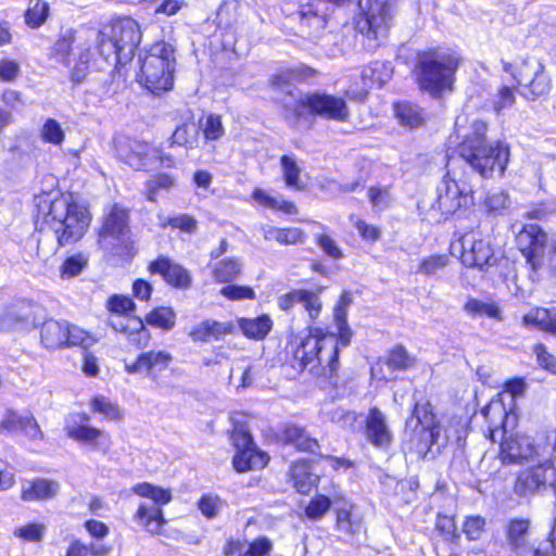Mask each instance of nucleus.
<instances>
[{
    "instance_id": "1",
    "label": "nucleus",
    "mask_w": 556,
    "mask_h": 556,
    "mask_svg": "<svg viewBox=\"0 0 556 556\" xmlns=\"http://www.w3.org/2000/svg\"><path fill=\"white\" fill-rule=\"evenodd\" d=\"M352 300L349 293H343L334 306L333 320L338 334L315 326H308V336L294 351V358L303 368L316 376L333 377L339 369V344L348 346L351 342L352 330L346 323L348 308Z\"/></svg>"
},
{
    "instance_id": "2",
    "label": "nucleus",
    "mask_w": 556,
    "mask_h": 556,
    "mask_svg": "<svg viewBox=\"0 0 556 556\" xmlns=\"http://www.w3.org/2000/svg\"><path fill=\"white\" fill-rule=\"evenodd\" d=\"M35 201L36 225L40 231L51 230L60 245L73 244L84 237L91 216L72 194L42 193Z\"/></svg>"
},
{
    "instance_id": "3",
    "label": "nucleus",
    "mask_w": 556,
    "mask_h": 556,
    "mask_svg": "<svg viewBox=\"0 0 556 556\" xmlns=\"http://www.w3.org/2000/svg\"><path fill=\"white\" fill-rule=\"evenodd\" d=\"M460 55L447 48H429L418 51L413 74L419 89L432 98H441L454 88Z\"/></svg>"
},
{
    "instance_id": "4",
    "label": "nucleus",
    "mask_w": 556,
    "mask_h": 556,
    "mask_svg": "<svg viewBox=\"0 0 556 556\" xmlns=\"http://www.w3.org/2000/svg\"><path fill=\"white\" fill-rule=\"evenodd\" d=\"M486 130V122L472 121L458 146L459 155L484 178L492 177L494 173L503 176L509 162V146L501 140L485 144Z\"/></svg>"
},
{
    "instance_id": "5",
    "label": "nucleus",
    "mask_w": 556,
    "mask_h": 556,
    "mask_svg": "<svg viewBox=\"0 0 556 556\" xmlns=\"http://www.w3.org/2000/svg\"><path fill=\"white\" fill-rule=\"evenodd\" d=\"M96 31L99 54L114 65L131 60L142 39L139 23L128 16L112 20Z\"/></svg>"
},
{
    "instance_id": "6",
    "label": "nucleus",
    "mask_w": 556,
    "mask_h": 556,
    "mask_svg": "<svg viewBox=\"0 0 556 556\" xmlns=\"http://www.w3.org/2000/svg\"><path fill=\"white\" fill-rule=\"evenodd\" d=\"M97 40L94 28L67 29L61 34L52 48L54 58L72 66L71 78L75 83L85 79L93 58L92 48Z\"/></svg>"
},
{
    "instance_id": "7",
    "label": "nucleus",
    "mask_w": 556,
    "mask_h": 556,
    "mask_svg": "<svg viewBox=\"0 0 556 556\" xmlns=\"http://www.w3.org/2000/svg\"><path fill=\"white\" fill-rule=\"evenodd\" d=\"M176 62V49L170 42H154L141 60L140 83L153 93L170 90Z\"/></svg>"
},
{
    "instance_id": "8",
    "label": "nucleus",
    "mask_w": 556,
    "mask_h": 556,
    "mask_svg": "<svg viewBox=\"0 0 556 556\" xmlns=\"http://www.w3.org/2000/svg\"><path fill=\"white\" fill-rule=\"evenodd\" d=\"M131 491L152 504L141 503L135 518L151 534H159L166 522L162 507L172 501V491L148 482L138 483Z\"/></svg>"
},
{
    "instance_id": "9",
    "label": "nucleus",
    "mask_w": 556,
    "mask_h": 556,
    "mask_svg": "<svg viewBox=\"0 0 556 556\" xmlns=\"http://www.w3.org/2000/svg\"><path fill=\"white\" fill-rule=\"evenodd\" d=\"M98 244L101 250L112 255L125 256L130 253L128 213L124 208L114 205L104 216L98 233Z\"/></svg>"
},
{
    "instance_id": "10",
    "label": "nucleus",
    "mask_w": 556,
    "mask_h": 556,
    "mask_svg": "<svg viewBox=\"0 0 556 556\" xmlns=\"http://www.w3.org/2000/svg\"><path fill=\"white\" fill-rule=\"evenodd\" d=\"M503 71L510 74L517 86L525 89L523 97L530 101L547 94L552 88V80L545 73L544 65L536 59H526L516 65L503 61Z\"/></svg>"
},
{
    "instance_id": "11",
    "label": "nucleus",
    "mask_w": 556,
    "mask_h": 556,
    "mask_svg": "<svg viewBox=\"0 0 556 556\" xmlns=\"http://www.w3.org/2000/svg\"><path fill=\"white\" fill-rule=\"evenodd\" d=\"M399 0H365L359 2L362 16L357 29L368 38L384 37L393 24Z\"/></svg>"
},
{
    "instance_id": "12",
    "label": "nucleus",
    "mask_w": 556,
    "mask_h": 556,
    "mask_svg": "<svg viewBox=\"0 0 556 556\" xmlns=\"http://www.w3.org/2000/svg\"><path fill=\"white\" fill-rule=\"evenodd\" d=\"M473 203V190L465 174L447 170L438 187V210L443 215L456 213Z\"/></svg>"
},
{
    "instance_id": "13",
    "label": "nucleus",
    "mask_w": 556,
    "mask_h": 556,
    "mask_svg": "<svg viewBox=\"0 0 556 556\" xmlns=\"http://www.w3.org/2000/svg\"><path fill=\"white\" fill-rule=\"evenodd\" d=\"M452 254H459L465 266L483 268L495 263L494 251L491 243L480 231L465 233L451 245Z\"/></svg>"
},
{
    "instance_id": "14",
    "label": "nucleus",
    "mask_w": 556,
    "mask_h": 556,
    "mask_svg": "<svg viewBox=\"0 0 556 556\" xmlns=\"http://www.w3.org/2000/svg\"><path fill=\"white\" fill-rule=\"evenodd\" d=\"M116 150L118 157L134 169L144 170L156 166L159 148L149 142L125 139L118 142Z\"/></svg>"
},
{
    "instance_id": "15",
    "label": "nucleus",
    "mask_w": 556,
    "mask_h": 556,
    "mask_svg": "<svg viewBox=\"0 0 556 556\" xmlns=\"http://www.w3.org/2000/svg\"><path fill=\"white\" fill-rule=\"evenodd\" d=\"M546 484L556 489V466L549 462L521 471L514 490L518 495L527 496L539 492Z\"/></svg>"
},
{
    "instance_id": "16",
    "label": "nucleus",
    "mask_w": 556,
    "mask_h": 556,
    "mask_svg": "<svg viewBox=\"0 0 556 556\" xmlns=\"http://www.w3.org/2000/svg\"><path fill=\"white\" fill-rule=\"evenodd\" d=\"M299 103L302 108H308L312 113L338 122H345L350 115L345 100L328 93L305 94Z\"/></svg>"
},
{
    "instance_id": "17",
    "label": "nucleus",
    "mask_w": 556,
    "mask_h": 556,
    "mask_svg": "<svg viewBox=\"0 0 556 556\" xmlns=\"http://www.w3.org/2000/svg\"><path fill=\"white\" fill-rule=\"evenodd\" d=\"M530 526L528 518H511L505 526L507 545L517 556H542V546L531 542Z\"/></svg>"
},
{
    "instance_id": "18",
    "label": "nucleus",
    "mask_w": 556,
    "mask_h": 556,
    "mask_svg": "<svg viewBox=\"0 0 556 556\" xmlns=\"http://www.w3.org/2000/svg\"><path fill=\"white\" fill-rule=\"evenodd\" d=\"M78 420L66 425L67 435L80 443L88 444L96 450L106 453L111 447V437L101 429L88 425L90 417L87 414L77 416Z\"/></svg>"
},
{
    "instance_id": "19",
    "label": "nucleus",
    "mask_w": 556,
    "mask_h": 556,
    "mask_svg": "<svg viewBox=\"0 0 556 556\" xmlns=\"http://www.w3.org/2000/svg\"><path fill=\"white\" fill-rule=\"evenodd\" d=\"M173 356L166 351H149L138 355L135 362L125 363V371L134 375H144L153 381H157L160 372L167 369Z\"/></svg>"
},
{
    "instance_id": "20",
    "label": "nucleus",
    "mask_w": 556,
    "mask_h": 556,
    "mask_svg": "<svg viewBox=\"0 0 556 556\" xmlns=\"http://www.w3.org/2000/svg\"><path fill=\"white\" fill-rule=\"evenodd\" d=\"M446 444L447 435L442 434L441 428H414L407 448L418 457L426 458L429 453H440Z\"/></svg>"
},
{
    "instance_id": "21",
    "label": "nucleus",
    "mask_w": 556,
    "mask_h": 556,
    "mask_svg": "<svg viewBox=\"0 0 556 556\" xmlns=\"http://www.w3.org/2000/svg\"><path fill=\"white\" fill-rule=\"evenodd\" d=\"M538 452L530 437L509 434L501 443L500 458L503 464H521L536 456Z\"/></svg>"
},
{
    "instance_id": "22",
    "label": "nucleus",
    "mask_w": 556,
    "mask_h": 556,
    "mask_svg": "<svg viewBox=\"0 0 556 556\" xmlns=\"http://www.w3.org/2000/svg\"><path fill=\"white\" fill-rule=\"evenodd\" d=\"M365 438L375 447L381 450H387L393 441V433L387 422V417L377 407L370 408L366 417Z\"/></svg>"
},
{
    "instance_id": "23",
    "label": "nucleus",
    "mask_w": 556,
    "mask_h": 556,
    "mask_svg": "<svg viewBox=\"0 0 556 556\" xmlns=\"http://www.w3.org/2000/svg\"><path fill=\"white\" fill-rule=\"evenodd\" d=\"M517 244L528 261L535 266L544 252L547 235L538 225H526L516 236Z\"/></svg>"
},
{
    "instance_id": "24",
    "label": "nucleus",
    "mask_w": 556,
    "mask_h": 556,
    "mask_svg": "<svg viewBox=\"0 0 556 556\" xmlns=\"http://www.w3.org/2000/svg\"><path fill=\"white\" fill-rule=\"evenodd\" d=\"M149 270L152 274L161 275L173 287L185 289L191 285V277L188 270L165 256H160L151 262Z\"/></svg>"
},
{
    "instance_id": "25",
    "label": "nucleus",
    "mask_w": 556,
    "mask_h": 556,
    "mask_svg": "<svg viewBox=\"0 0 556 556\" xmlns=\"http://www.w3.org/2000/svg\"><path fill=\"white\" fill-rule=\"evenodd\" d=\"M390 67L381 62H374L365 66L361 73L362 86L359 88H350L348 93H351L355 99H363L367 90L374 86L381 87L391 78Z\"/></svg>"
},
{
    "instance_id": "26",
    "label": "nucleus",
    "mask_w": 556,
    "mask_h": 556,
    "mask_svg": "<svg viewBox=\"0 0 556 556\" xmlns=\"http://www.w3.org/2000/svg\"><path fill=\"white\" fill-rule=\"evenodd\" d=\"M233 330L235 326L231 321L205 319L191 328L189 337L194 342H208L210 340H219L232 333Z\"/></svg>"
},
{
    "instance_id": "27",
    "label": "nucleus",
    "mask_w": 556,
    "mask_h": 556,
    "mask_svg": "<svg viewBox=\"0 0 556 556\" xmlns=\"http://www.w3.org/2000/svg\"><path fill=\"white\" fill-rule=\"evenodd\" d=\"M273 549L269 539L261 536L247 543L239 540H230L224 547L225 556H267Z\"/></svg>"
},
{
    "instance_id": "28",
    "label": "nucleus",
    "mask_w": 556,
    "mask_h": 556,
    "mask_svg": "<svg viewBox=\"0 0 556 556\" xmlns=\"http://www.w3.org/2000/svg\"><path fill=\"white\" fill-rule=\"evenodd\" d=\"M522 324L556 336V306L530 309L522 316Z\"/></svg>"
},
{
    "instance_id": "29",
    "label": "nucleus",
    "mask_w": 556,
    "mask_h": 556,
    "mask_svg": "<svg viewBox=\"0 0 556 556\" xmlns=\"http://www.w3.org/2000/svg\"><path fill=\"white\" fill-rule=\"evenodd\" d=\"M59 493V483L47 479L27 481L22 486L21 498L24 502L45 501Z\"/></svg>"
},
{
    "instance_id": "30",
    "label": "nucleus",
    "mask_w": 556,
    "mask_h": 556,
    "mask_svg": "<svg viewBox=\"0 0 556 556\" xmlns=\"http://www.w3.org/2000/svg\"><path fill=\"white\" fill-rule=\"evenodd\" d=\"M67 321L46 320L40 327L41 343L47 349H61L66 343Z\"/></svg>"
},
{
    "instance_id": "31",
    "label": "nucleus",
    "mask_w": 556,
    "mask_h": 556,
    "mask_svg": "<svg viewBox=\"0 0 556 556\" xmlns=\"http://www.w3.org/2000/svg\"><path fill=\"white\" fill-rule=\"evenodd\" d=\"M269 460L266 453L257 448H248L237 452L233 456L232 464L237 471L245 472L248 470H256L264 468Z\"/></svg>"
},
{
    "instance_id": "32",
    "label": "nucleus",
    "mask_w": 556,
    "mask_h": 556,
    "mask_svg": "<svg viewBox=\"0 0 556 556\" xmlns=\"http://www.w3.org/2000/svg\"><path fill=\"white\" fill-rule=\"evenodd\" d=\"M293 486L299 493H308L318 482V476L312 472L307 462H295L290 469Z\"/></svg>"
},
{
    "instance_id": "33",
    "label": "nucleus",
    "mask_w": 556,
    "mask_h": 556,
    "mask_svg": "<svg viewBox=\"0 0 556 556\" xmlns=\"http://www.w3.org/2000/svg\"><path fill=\"white\" fill-rule=\"evenodd\" d=\"M464 312L473 317H488L495 320H502V308L493 300H479L469 298L464 304Z\"/></svg>"
},
{
    "instance_id": "34",
    "label": "nucleus",
    "mask_w": 556,
    "mask_h": 556,
    "mask_svg": "<svg viewBox=\"0 0 556 556\" xmlns=\"http://www.w3.org/2000/svg\"><path fill=\"white\" fill-rule=\"evenodd\" d=\"M352 508L353 506L345 505L336 511V529L349 539L357 535L363 529L362 518L354 515Z\"/></svg>"
},
{
    "instance_id": "35",
    "label": "nucleus",
    "mask_w": 556,
    "mask_h": 556,
    "mask_svg": "<svg viewBox=\"0 0 556 556\" xmlns=\"http://www.w3.org/2000/svg\"><path fill=\"white\" fill-rule=\"evenodd\" d=\"M238 325L245 337L262 340L271 330L273 320L267 314H263L255 318H240Z\"/></svg>"
},
{
    "instance_id": "36",
    "label": "nucleus",
    "mask_w": 556,
    "mask_h": 556,
    "mask_svg": "<svg viewBox=\"0 0 556 556\" xmlns=\"http://www.w3.org/2000/svg\"><path fill=\"white\" fill-rule=\"evenodd\" d=\"M321 290V288L316 290L299 289L298 304L307 313L309 324H314L323 311Z\"/></svg>"
},
{
    "instance_id": "37",
    "label": "nucleus",
    "mask_w": 556,
    "mask_h": 556,
    "mask_svg": "<svg viewBox=\"0 0 556 556\" xmlns=\"http://www.w3.org/2000/svg\"><path fill=\"white\" fill-rule=\"evenodd\" d=\"M212 270L217 282H230L241 275L242 262L237 257L223 258L214 264Z\"/></svg>"
},
{
    "instance_id": "38",
    "label": "nucleus",
    "mask_w": 556,
    "mask_h": 556,
    "mask_svg": "<svg viewBox=\"0 0 556 556\" xmlns=\"http://www.w3.org/2000/svg\"><path fill=\"white\" fill-rule=\"evenodd\" d=\"M413 424H415L414 428H441L428 401L416 402L412 418L407 421V427H412Z\"/></svg>"
},
{
    "instance_id": "39",
    "label": "nucleus",
    "mask_w": 556,
    "mask_h": 556,
    "mask_svg": "<svg viewBox=\"0 0 556 556\" xmlns=\"http://www.w3.org/2000/svg\"><path fill=\"white\" fill-rule=\"evenodd\" d=\"M394 111L397 121L409 128L418 127L425 121L422 110L409 102L395 104Z\"/></svg>"
},
{
    "instance_id": "40",
    "label": "nucleus",
    "mask_w": 556,
    "mask_h": 556,
    "mask_svg": "<svg viewBox=\"0 0 556 556\" xmlns=\"http://www.w3.org/2000/svg\"><path fill=\"white\" fill-rule=\"evenodd\" d=\"M280 165L286 186L295 190L304 189L305 185L301 180L302 168L299 166L296 160L290 155H282Z\"/></svg>"
},
{
    "instance_id": "41",
    "label": "nucleus",
    "mask_w": 556,
    "mask_h": 556,
    "mask_svg": "<svg viewBox=\"0 0 556 556\" xmlns=\"http://www.w3.org/2000/svg\"><path fill=\"white\" fill-rule=\"evenodd\" d=\"M146 323L152 327L168 331L176 324V313L170 307H156L147 314Z\"/></svg>"
},
{
    "instance_id": "42",
    "label": "nucleus",
    "mask_w": 556,
    "mask_h": 556,
    "mask_svg": "<svg viewBox=\"0 0 556 556\" xmlns=\"http://www.w3.org/2000/svg\"><path fill=\"white\" fill-rule=\"evenodd\" d=\"M304 232L302 229L292 228H276L269 227L264 231V238L268 241L275 240L281 244H295L303 241Z\"/></svg>"
},
{
    "instance_id": "43",
    "label": "nucleus",
    "mask_w": 556,
    "mask_h": 556,
    "mask_svg": "<svg viewBox=\"0 0 556 556\" xmlns=\"http://www.w3.org/2000/svg\"><path fill=\"white\" fill-rule=\"evenodd\" d=\"M252 198L256 202H258L260 204H262L268 208L278 210V211L285 212L287 214H295L296 213V207H295L294 203H292L290 201H286L280 198L273 197L262 189L256 188L252 193Z\"/></svg>"
},
{
    "instance_id": "44",
    "label": "nucleus",
    "mask_w": 556,
    "mask_h": 556,
    "mask_svg": "<svg viewBox=\"0 0 556 556\" xmlns=\"http://www.w3.org/2000/svg\"><path fill=\"white\" fill-rule=\"evenodd\" d=\"M159 225L162 228L170 226L177 228L187 233H193L197 231L198 223L193 216L187 214H180L173 217L165 216L163 214L157 215Z\"/></svg>"
},
{
    "instance_id": "45",
    "label": "nucleus",
    "mask_w": 556,
    "mask_h": 556,
    "mask_svg": "<svg viewBox=\"0 0 556 556\" xmlns=\"http://www.w3.org/2000/svg\"><path fill=\"white\" fill-rule=\"evenodd\" d=\"M517 86L501 85L492 97L493 111L500 115L516 103Z\"/></svg>"
},
{
    "instance_id": "46",
    "label": "nucleus",
    "mask_w": 556,
    "mask_h": 556,
    "mask_svg": "<svg viewBox=\"0 0 556 556\" xmlns=\"http://www.w3.org/2000/svg\"><path fill=\"white\" fill-rule=\"evenodd\" d=\"M200 129L206 141H216L224 137L225 127L222 117L211 113L200 121Z\"/></svg>"
},
{
    "instance_id": "47",
    "label": "nucleus",
    "mask_w": 556,
    "mask_h": 556,
    "mask_svg": "<svg viewBox=\"0 0 556 556\" xmlns=\"http://www.w3.org/2000/svg\"><path fill=\"white\" fill-rule=\"evenodd\" d=\"M49 3L42 0H30L29 8L25 13V21L28 26L37 28L41 26L49 15Z\"/></svg>"
},
{
    "instance_id": "48",
    "label": "nucleus",
    "mask_w": 556,
    "mask_h": 556,
    "mask_svg": "<svg viewBox=\"0 0 556 556\" xmlns=\"http://www.w3.org/2000/svg\"><path fill=\"white\" fill-rule=\"evenodd\" d=\"M90 404L92 412L102 415L105 420H119L122 418L118 406L105 396H96Z\"/></svg>"
},
{
    "instance_id": "49",
    "label": "nucleus",
    "mask_w": 556,
    "mask_h": 556,
    "mask_svg": "<svg viewBox=\"0 0 556 556\" xmlns=\"http://www.w3.org/2000/svg\"><path fill=\"white\" fill-rule=\"evenodd\" d=\"M386 363L392 368L405 370L414 366L415 358L403 345H396L389 352Z\"/></svg>"
},
{
    "instance_id": "50",
    "label": "nucleus",
    "mask_w": 556,
    "mask_h": 556,
    "mask_svg": "<svg viewBox=\"0 0 556 556\" xmlns=\"http://www.w3.org/2000/svg\"><path fill=\"white\" fill-rule=\"evenodd\" d=\"M65 336L66 343L64 346H81L84 349H87L94 343V339L91 337L89 332L77 326L70 325L68 323Z\"/></svg>"
},
{
    "instance_id": "51",
    "label": "nucleus",
    "mask_w": 556,
    "mask_h": 556,
    "mask_svg": "<svg viewBox=\"0 0 556 556\" xmlns=\"http://www.w3.org/2000/svg\"><path fill=\"white\" fill-rule=\"evenodd\" d=\"M225 506L226 502L213 494L203 495L198 503L202 515L210 519L217 517Z\"/></svg>"
},
{
    "instance_id": "52",
    "label": "nucleus",
    "mask_w": 556,
    "mask_h": 556,
    "mask_svg": "<svg viewBox=\"0 0 556 556\" xmlns=\"http://www.w3.org/2000/svg\"><path fill=\"white\" fill-rule=\"evenodd\" d=\"M197 135L198 131L194 125L185 124L178 126L172 136V144L191 149L197 143Z\"/></svg>"
},
{
    "instance_id": "53",
    "label": "nucleus",
    "mask_w": 556,
    "mask_h": 556,
    "mask_svg": "<svg viewBox=\"0 0 556 556\" xmlns=\"http://www.w3.org/2000/svg\"><path fill=\"white\" fill-rule=\"evenodd\" d=\"M509 194L504 190H493L486 194L484 206L489 212L501 214L509 207Z\"/></svg>"
},
{
    "instance_id": "54",
    "label": "nucleus",
    "mask_w": 556,
    "mask_h": 556,
    "mask_svg": "<svg viewBox=\"0 0 556 556\" xmlns=\"http://www.w3.org/2000/svg\"><path fill=\"white\" fill-rule=\"evenodd\" d=\"M129 332L126 336V339L134 345L137 346H146L151 338L150 331L144 327L143 321L132 320L131 325L128 326Z\"/></svg>"
},
{
    "instance_id": "55",
    "label": "nucleus",
    "mask_w": 556,
    "mask_h": 556,
    "mask_svg": "<svg viewBox=\"0 0 556 556\" xmlns=\"http://www.w3.org/2000/svg\"><path fill=\"white\" fill-rule=\"evenodd\" d=\"M40 135L43 141L59 146L64 141V131L59 122L53 118H48L41 130Z\"/></svg>"
},
{
    "instance_id": "56",
    "label": "nucleus",
    "mask_w": 556,
    "mask_h": 556,
    "mask_svg": "<svg viewBox=\"0 0 556 556\" xmlns=\"http://www.w3.org/2000/svg\"><path fill=\"white\" fill-rule=\"evenodd\" d=\"M435 529L447 541H453L454 539L459 538L455 519L452 515L439 513L437 516Z\"/></svg>"
},
{
    "instance_id": "57",
    "label": "nucleus",
    "mask_w": 556,
    "mask_h": 556,
    "mask_svg": "<svg viewBox=\"0 0 556 556\" xmlns=\"http://www.w3.org/2000/svg\"><path fill=\"white\" fill-rule=\"evenodd\" d=\"M46 526L42 523H28L14 530V535L27 542H39L42 540Z\"/></svg>"
},
{
    "instance_id": "58",
    "label": "nucleus",
    "mask_w": 556,
    "mask_h": 556,
    "mask_svg": "<svg viewBox=\"0 0 556 556\" xmlns=\"http://www.w3.org/2000/svg\"><path fill=\"white\" fill-rule=\"evenodd\" d=\"M448 255L446 254L430 255L420 262L418 273L433 275L438 270L443 269L448 264Z\"/></svg>"
},
{
    "instance_id": "59",
    "label": "nucleus",
    "mask_w": 556,
    "mask_h": 556,
    "mask_svg": "<svg viewBox=\"0 0 556 556\" xmlns=\"http://www.w3.org/2000/svg\"><path fill=\"white\" fill-rule=\"evenodd\" d=\"M331 502L325 495H317L311 500L305 508L306 516L309 519H320L330 508Z\"/></svg>"
},
{
    "instance_id": "60",
    "label": "nucleus",
    "mask_w": 556,
    "mask_h": 556,
    "mask_svg": "<svg viewBox=\"0 0 556 556\" xmlns=\"http://www.w3.org/2000/svg\"><path fill=\"white\" fill-rule=\"evenodd\" d=\"M87 263V258L81 254L70 256L61 266V276L63 278L75 277L81 273Z\"/></svg>"
},
{
    "instance_id": "61",
    "label": "nucleus",
    "mask_w": 556,
    "mask_h": 556,
    "mask_svg": "<svg viewBox=\"0 0 556 556\" xmlns=\"http://www.w3.org/2000/svg\"><path fill=\"white\" fill-rule=\"evenodd\" d=\"M220 294L231 301L255 299L254 290L248 286L229 285L222 288Z\"/></svg>"
},
{
    "instance_id": "62",
    "label": "nucleus",
    "mask_w": 556,
    "mask_h": 556,
    "mask_svg": "<svg viewBox=\"0 0 556 556\" xmlns=\"http://www.w3.org/2000/svg\"><path fill=\"white\" fill-rule=\"evenodd\" d=\"M29 414L20 415L16 412L8 410L1 421V429L11 433L22 432Z\"/></svg>"
},
{
    "instance_id": "63",
    "label": "nucleus",
    "mask_w": 556,
    "mask_h": 556,
    "mask_svg": "<svg viewBox=\"0 0 556 556\" xmlns=\"http://www.w3.org/2000/svg\"><path fill=\"white\" fill-rule=\"evenodd\" d=\"M109 308L112 315H127L135 309V303L128 296L113 295L109 300Z\"/></svg>"
},
{
    "instance_id": "64",
    "label": "nucleus",
    "mask_w": 556,
    "mask_h": 556,
    "mask_svg": "<svg viewBox=\"0 0 556 556\" xmlns=\"http://www.w3.org/2000/svg\"><path fill=\"white\" fill-rule=\"evenodd\" d=\"M533 353L535 354L538 363L541 367L556 374V357L547 351L544 344H535L533 346Z\"/></svg>"
}]
</instances>
